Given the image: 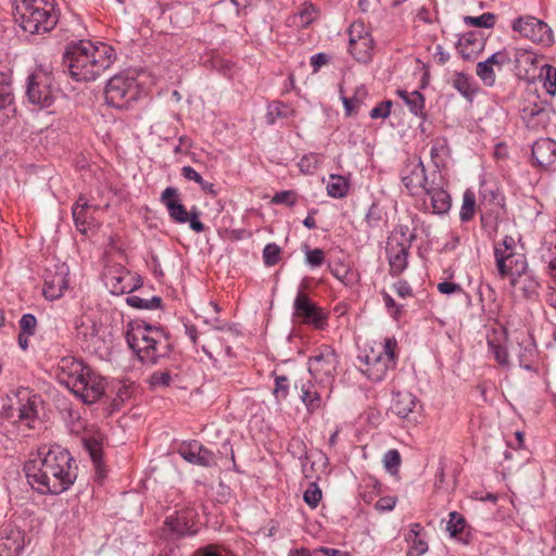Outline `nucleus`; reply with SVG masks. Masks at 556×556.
Listing matches in <instances>:
<instances>
[{"mask_svg":"<svg viewBox=\"0 0 556 556\" xmlns=\"http://www.w3.org/2000/svg\"><path fill=\"white\" fill-rule=\"evenodd\" d=\"M77 465L71 453L61 445H42L37 456L24 465L28 484L41 495H59L77 479Z\"/></svg>","mask_w":556,"mask_h":556,"instance_id":"nucleus-1","label":"nucleus"},{"mask_svg":"<svg viewBox=\"0 0 556 556\" xmlns=\"http://www.w3.org/2000/svg\"><path fill=\"white\" fill-rule=\"evenodd\" d=\"M116 60L112 46L80 39L66 43L62 54V65L70 76L79 83L94 81Z\"/></svg>","mask_w":556,"mask_h":556,"instance_id":"nucleus-2","label":"nucleus"},{"mask_svg":"<svg viewBox=\"0 0 556 556\" xmlns=\"http://www.w3.org/2000/svg\"><path fill=\"white\" fill-rule=\"evenodd\" d=\"M125 339L143 364L155 365L161 357L168 356L173 351L169 332L143 320L128 323Z\"/></svg>","mask_w":556,"mask_h":556,"instance_id":"nucleus-3","label":"nucleus"},{"mask_svg":"<svg viewBox=\"0 0 556 556\" xmlns=\"http://www.w3.org/2000/svg\"><path fill=\"white\" fill-rule=\"evenodd\" d=\"M14 17L24 31L45 34L58 24L60 10L55 0H16Z\"/></svg>","mask_w":556,"mask_h":556,"instance_id":"nucleus-4","label":"nucleus"},{"mask_svg":"<svg viewBox=\"0 0 556 556\" xmlns=\"http://www.w3.org/2000/svg\"><path fill=\"white\" fill-rule=\"evenodd\" d=\"M396 345L397 343L394 338H386L379 350H375L374 348L369 351L364 350V352L357 356L359 370L374 382L384 380L388 371L394 369L396 365Z\"/></svg>","mask_w":556,"mask_h":556,"instance_id":"nucleus-5","label":"nucleus"},{"mask_svg":"<svg viewBox=\"0 0 556 556\" xmlns=\"http://www.w3.org/2000/svg\"><path fill=\"white\" fill-rule=\"evenodd\" d=\"M58 92L54 74L48 66L39 65L27 76L25 94L30 104L48 109L54 103Z\"/></svg>","mask_w":556,"mask_h":556,"instance_id":"nucleus-6","label":"nucleus"},{"mask_svg":"<svg viewBox=\"0 0 556 556\" xmlns=\"http://www.w3.org/2000/svg\"><path fill=\"white\" fill-rule=\"evenodd\" d=\"M139 94L137 79L126 73L111 77L104 89L105 103L117 110H128L139 99Z\"/></svg>","mask_w":556,"mask_h":556,"instance_id":"nucleus-7","label":"nucleus"},{"mask_svg":"<svg viewBox=\"0 0 556 556\" xmlns=\"http://www.w3.org/2000/svg\"><path fill=\"white\" fill-rule=\"evenodd\" d=\"M338 355L330 345H321L308 357V371L314 380L325 387L330 386L337 375Z\"/></svg>","mask_w":556,"mask_h":556,"instance_id":"nucleus-8","label":"nucleus"},{"mask_svg":"<svg viewBox=\"0 0 556 556\" xmlns=\"http://www.w3.org/2000/svg\"><path fill=\"white\" fill-rule=\"evenodd\" d=\"M197 516L195 509L190 507L167 516L162 527L163 535L174 541L197 534Z\"/></svg>","mask_w":556,"mask_h":556,"instance_id":"nucleus-9","label":"nucleus"},{"mask_svg":"<svg viewBox=\"0 0 556 556\" xmlns=\"http://www.w3.org/2000/svg\"><path fill=\"white\" fill-rule=\"evenodd\" d=\"M511 28L523 38L544 48H549L554 45L553 29L545 22L532 15L517 17L514 20Z\"/></svg>","mask_w":556,"mask_h":556,"instance_id":"nucleus-10","label":"nucleus"},{"mask_svg":"<svg viewBox=\"0 0 556 556\" xmlns=\"http://www.w3.org/2000/svg\"><path fill=\"white\" fill-rule=\"evenodd\" d=\"M495 264L501 278L509 277L510 286L517 287L520 278L527 275L529 265L525 254L516 252L506 253L502 247H494Z\"/></svg>","mask_w":556,"mask_h":556,"instance_id":"nucleus-11","label":"nucleus"},{"mask_svg":"<svg viewBox=\"0 0 556 556\" xmlns=\"http://www.w3.org/2000/svg\"><path fill=\"white\" fill-rule=\"evenodd\" d=\"M307 286L302 283L298 291L293 302V315L303 324L311 325L316 329H324L327 325L328 314L304 292Z\"/></svg>","mask_w":556,"mask_h":556,"instance_id":"nucleus-12","label":"nucleus"},{"mask_svg":"<svg viewBox=\"0 0 556 556\" xmlns=\"http://www.w3.org/2000/svg\"><path fill=\"white\" fill-rule=\"evenodd\" d=\"M401 180L410 195H417L424 191L432 178V172L427 174L426 167L421 157H408L400 173Z\"/></svg>","mask_w":556,"mask_h":556,"instance_id":"nucleus-13","label":"nucleus"},{"mask_svg":"<svg viewBox=\"0 0 556 556\" xmlns=\"http://www.w3.org/2000/svg\"><path fill=\"white\" fill-rule=\"evenodd\" d=\"M510 61V55L505 49L496 51L486 60L477 63L476 74L485 87H493L496 81V72H501Z\"/></svg>","mask_w":556,"mask_h":556,"instance_id":"nucleus-14","label":"nucleus"},{"mask_svg":"<svg viewBox=\"0 0 556 556\" xmlns=\"http://www.w3.org/2000/svg\"><path fill=\"white\" fill-rule=\"evenodd\" d=\"M444 179L440 170H432L430 185L424 190L425 194L430 198L432 212L434 214H445L450 211L452 199L443 186Z\"/></svg>","mask_w":556,"mask_h":556,"instance_id":"nucleus-15","label":"nucleus"},{"mask_svg":"<svg viewBox=\"0 0 556 556\" xmlns=\"http://www.w3.org/2000/svg\"><path fill=\"white\" fill-rule=\"evenodd\" d=\"M106 285L111 288L113 294H130L143 286V279L140 275L127 270L124 266H118L108 277Z\"/></svg>","mask_w":556,"mask_h":556,"instance_id":"nucleus-16","label":"nucleus"},{"mask_svg":"<svg viewBox=\"0 0 556 556\" xmlns=\"http://www.w3.org/2000/svg\"><path fill=\"white\" fill-rule=\"evenodd\" d=\"M178 454L192 465L202 467L216 465L215 454L197 440L182 442L178 447Z\"/></svg>","mask_w":556,"mask_h":556,"instance_id":"nucleus-17","label":"nucleus"},{"mask_svg":"<svg viewBox=\"0 0 556 556\" xmlns=\"http://www.w3.org/2000/svg\"><path fill=\"white\" fill-rule=\"evenodd\" d=\"M80 387H75L72 392L85 404H93L104 394V378L92 368L89 374H86V379L81 381Z\"/></svg>","mask_w":556,"mask_h":556,"instance_id":"nucleus-18","label":"nucleus"},{"mask_svg":"<svg viewBox=\"0 0 556 556\" xmlns=\"http://www.w3.org/2000/svg\"><path fill=\"white\" fill-rule=\"evenodd\" d=\"M386 254L389 262V274L399 277L408 266L409 250L400 243L396 236H390L387 241Z\"/></svg>","mask_w":556,"mask_h":556,"instance_id":"nucleus-19","label":"nucleus"},{"mask_svg":"<svg viewBox=\"0 0 556 556\" xmlns=\"http://www.w3.org/2000/svg\"><path fill=\"white\" fill-rule=\"evenodd\" d=\"M356 27L352 25L350 29L349 51L357 62L366 64L372 59L375 41L369 33L362 35L358 31L355 36Z\"/></svg>","mask_w":556,"mask_h":556,"instance_id":"nucleus-20","label":"nucleus"},{"mask_svg":"<svg viewBox=\"0 0 556 556\" xmlns=\"http://www.w3.org/2000/svg\"><path fill=\"white\" fill-rule=\"evenodd\" d=\"M68 287L67 270L65 265H61L54 271L47 269L43 276L42 293L47 300H56L61 298Z\"/></svg>","mask_w":556,"mask_h":556,"instance_id":"nucleus-21","label":"nucleus"},{"mask_svg":"<svg viewBox=\"0 0 556 556\" xmlns=\"http://www.w3.org/2000/svg\"><path fill=\"white\" fill-rule=\"evenodd\" d=\"M533 164L543 169H556V141L541 138L532 144Z\"/></svg>","mask_w":556,"mask_h":556,"instance_id":"nucleus-22","label":"nucleus"},{"mask_svg":"<svg viewBox=\"0 0 556 556\" xmlns=\"http://www.w3.org/2000/svg\"><path fill=\"white\" fill-rule=\"evenodd\" d=\"M485 43L482 33L471 30L458 37L455 47L465 61H473L483 52Z\"/></svg>","mask_w":556,"mask_h":556,"instance_id":"nucleus-23","label":"nucleus"},{"mask_svg":"<svg viewBox=\"0 0 556 556\" xmlns=\"http://www.w3.org/2000/svg\"><path fill=\"white\" fill-rule=\"evenodd\" d=\"M520 117L525 126L530 130H541L549 124L548 112L539 103L523 101L520 106Z\"/></svg>","mask_w":556,"mask_h":556,"instance_id":"nucleus-24","label":"nucleus"},{"mask_svg":"<svg viewBox=\"0 0 556 556\" xmlns=\"http://www.w3.org/2000/svg\"><path fill=\"white\" fill-rule=\"evenodd\" d=\"M160 202L166 207L170 219L176 224L187 223V207L181 203L180 194L177 188H165L160 197Z\"/></svg>","mask_w":556,"mask_h":556,"instance_id":"nucleus-25","label":"nucleus"},{"mask_svg":"<svg viewBox=\"0 0 556 556\" xmlns=\"http://www.w3.org/2000/svg\"><path fill=\"white\" fill-rule=\"evenodd\" d=\"M16 116V104L11 84L0 74V126L7 125Z\"/></svg>","mask_w":556,"mask_h":556,"instance_id":"nucleus-26","label":"nucleus"},{"mask_svg":"<svg viewBox=\"0 0 556 556\" xmlns=\"http://www.w3.org/2000/svg\"><path fill=\"white\" fill-rule=\"evenodd\" d=\"M325 384H315L311 380L303 382L301 386V401L305 405L309 414L315 413L323 405L321 389H326Z\"/></svg>","mask_w":556,"mask_h":556,"instance_id":"nucleus-27","label":"nucleus"},{"mask_svg":"<svg viewBox=\"0 0 556 556\" xmlns=\"http://www.w3.org/2000/svg\"><path fill=\"white\" fill-rule=\"evenodd\" d=\"M85 450L88 452L96 473L99 478L104 477L102 438L100 435H88L83 439Z\"/></svg>","mask_w":556,"mask_h":556,"instance_id":"nucleus-28","label":"nucleus"},{"mask_svg":"<svg viewBox=\"0 0 556 556\" xmlns=\"http://www.w3.org/2000/svg\"><path fill=\"white\" fill-rule=\"evenodd\" d=\"M0 538V556H18L24 548V538L17 529H5Z\"/></svg>","mask_w":556,"mask_h":556,"instance_id":"nucleus-29","label":"nucleus"},{"mask_svg":"<svg viewBox=\"0 0 556 556\" xmlns=\"http://www.w3.org/2000/svg\"><path fill=\"white\" fill-rule=\"evenodd\" d=\"M504 197L494 182L481 181L478 207H504Z\"/></svg>","mask_w":556,"mask_h":556,"instance_id":"nucleus-30","label":"nucleus"},{"mask_svg":"<svg viewBox=\"0 0 556 556\" xmlns=\"http://www.w3.org/2000/svg\"><path fill=\"white\" fill-rule=\"evenodd\" d=\"M448 517L446 530L450 532V535L464 544H469L471 533L465 517L457 511H451Z\"/></svg>","mask_w":556,"mask_h":556,"instance_id":"nucleus-31","label":"nucleus"},{"mask_svg":"<svg viewBox=\"0 0 556 556\" xmlns=\"http://www.w3.org/2000/svg\"><path fill=\"white\" fill-rule=\"evenodd\" d=\"M418 399L408 391L393 393L390 409L400 418H406L416 407Z\"/></svg>","mask_w":556,"mask_h":556,"instance_id":"nucleus-32","label":"nucleus"},{"mask_svg":"<svg viewBox=\"0 0 556 556\" xmlns=\"http://www.w3.org/2000/svg\"><path fill=\"white\" fill-rule=\"evenodd\" d=\"M90 205L86 198L80 194L72 207V216L76 229L81 233H87L88 227L91 225L93 217L89 213Z\"/></svg>","mask_w":556,"mask_h":556,"instance_id":"nucleus-33","label":"nucleus"},{"mask_svg":"<svg viewBox=\"0 0 556 556\" xmlns=\"http://www.w3.org/2000/svg\"><path fill=\"white\" fill-rule=\"evenodd\" d=\"M350 179L342 175L331 174L327 184V193L333 199L345 198L350 191Z\"/></svg>","mask_w":556,"mask_h":556,"instance_id":"nucleus-34","label":"nucleus"},{"mask_svg":"<svg viewBox=\"0 0 556 556\" xmlns=\"http://www.w3.org/2000/svg\"><path fill=\"white\" fill-rule=\"evenodd\" d=\"M83 363L84 361L81 358H77L71 355L61 357L56 366L58 381L63 384L64 378H70L73 376L74 370H81L80 365Z\"/></svg>","mask_w":556,"mask_h":556,"instance_id":"nucleus-35","label":"nucleus"},{"mask_svg":"<svg viewBox=\"0 0 556 556\" xmlns=\"http://www.w3.org/2000/svg\"><path fill=\"white\" fill-rule=\"evenodd\" d=\"M83 363L84 361L81 358H77L71 355L61 357L56 366L58 381L63 384L64 378H70L73 376L74 370H81L80 365Z\"/></svg>","mask_w":556,"mask_h":556,"instance_id":"nucleus-36","label":"nucleus"},{"mask_svg":"<svg viewBox=\"0 0 556 556\" xmlns=\"http://www.w3.org/2000/svg\"><path fill=\"white\" fill-rule=\"evenodd\" d=\"M480 212L481 226L488 232H496L498 229L501 210L504 207H478Z\"/></svg>","mask_w":556,"mask_h":556,"instance_id":"nucleus-37","label":"nucleus"},{"mask_svg":"<svg viewBox=\"0 0 556 556\" xmlns=\"http://www.w3.org/2000/svg\"><path fill=\"white\" fill-rule=\"evenodd\" d=\"M181 176L189 181L197 182L205 194H208L212 198L217 197L218 191L215 188V185L213 182L204 180L201 174L198 173L193 167L189 165L184 166L181 168Z\"/></svg>","mask_w":556,"mask_h":556,"instance_id":"nucleus-38","label":"nucleus"},{"mask_svg":"<svg viewBox=\"0 0 556 556\" xmlns=\"http://www.w3.org/2000/svg\"><path fill=\"white\" fill-rule=\"evenodd\" d=\"M452 86L468 101H472L477 93V88L473 87L471 78L463 72H455Z\"/></svg>","mask_w":556,"mask_h":556,"instance_id":"nucleus-39","label":"nucleus"},{"mask_svg":"<svg viewBox=\"0 0 556 556\" xmlns=\"http://www.w3.org/2000/svg\"><path fill=\"white\" fill-rule=\"evenodd\" d=\"M294 110L281 101H274L267 106L266 122L274 125L277 118H288L293 116Z\"/></svg>","mask_w":556,"mask_h":556,"instance_id":"nucleus-40","label":"nucleus"},{"mask_svg":"<svg viewBox=\"0 0 556 556\" xmlns=\"http://www.w3.org/2000/svg\"><path fill=\"white\" fill-rule=\"evenodd\" d=\"M477 211V199L473 191L467 189L463 194V204L459 211V218L463 223L470 222Z\"/></svg>","mask_w":556,"mask_h":556,"instance_id":"nucleus-41","label":"nucleus"},{"mask_svg":"<svg viewBox=\"0 0 556 556\" xmlns=\"http://www.w3.org/2000/svg\"><path fill=\"white\" fill-rule=\"evenodd\" d=\"M364 222L370 229L380 228L381 224L387 222L383 207L378 202H372L365 214Z\"/></svg>","mask_w":556,"mask_h":556,"instance_id":"nucleus-42","label":"nucleus"},{"mask_svg":"<svg viewBox=\"0 0 556 556\" xmlns=\"http://www.w3.org/2000/svg\"><path fill=\"white\" fill-rule=\"evenodd\" d=\"M162 299L156 295L151 299H143L139 295H128L126 298L127 305L138 309H156L162 307Z\"/></svg>","mask_w":556,"mask_h":556,"instance_id":"nucleus-43","label":"nucleus"},{"mask_svg":"<svg viewBox=\"0 0 556 556\" xmlns=\"http://www.w3.org/2000/svg\"><path fill=\"white\" fill-rule=\"evenodd\" d=\"M175 377L177 375H173L169 369L156 370L150 375L148 382L151 390H157L169 387Z\"/></svg>","mask_w":556,"mask_h":556,"instance_id":"nucleus-44","label":"nucleus"},{"mask_svg":"<svg viewBox=\"0 0 556 556\" xmlns=\"http://www.w3.org/2000/svg\"><path fill=\"white\" fill-rule=\"evenodd\" d=\"M540 78L543 80V88L546 93L552 97L556 96V67L551 64L543 65Z\"/></svg>","mask_w":556,"mask_h":556,"instance_id":"nucleus-45","label":"nucleus"},{"mask_svg":"<svg viewBox=\"0 0 556 556\" xmlns=\"http://www.w3.org/2000/svg\"><path fill=\"white\" fill-rule=\"evenodd\" d=\"M523 279L522 277L520 278V290L526 299H533L538 295V290L541 286L540 281L535 275L529 273V270L527 271V275H523Z\"/></svg>","mask_w":556,"mask_h":556,"instance_id":"nucleus-46","label":"nucleus"},{"mask_svg":"<svg viewBox=\"0 0 556 556\" xmlns=\"http://www.w3.org/2000/svg\"><path fill=\"white\" fill-rule=\"evenodd\" d=\"M408 102L409 103L407 104V108L409 112L415 116H418L424 121H427L428 114L425 111V96L420 91L414 90L412 91V99Z\"/></svg>","mask_w":556,"mask_h":556,"instance_id":"nucleus-47","label":"nucleus"},{"mask_svg":"<svg viewBox=\"0 0 556 556\" xmlns=\"http://www.w3.org/2000/svg\"><path fill=\"white\" fill-rule=\"evenodd\" d=\"M40 396L37 394L28 395L27 401L18 407V418L21 420H33L37 416V404Z\"/></svg>","mask_w":556,"mask_h":556,"instance_id":"nucleus-48","label":"nucleus"},{"mask_svg":"<svg viewBox=\"0 0 556 556\" xmlns=\"http://www.w3.org/2000/svg\"><path fill=\"white\" fill-rule=\"evenodd\" d=\"M496 15L490 12L483 13L480 16H465L464 23L470 27L477 28H492L495 25Z\"/></svg>","mask_w":556,"mask_h":556,"instance_id":"nucleus-49","label":"nucleus"},{"mask_svg":"<svg viewBox=\"0 0 556 556\" xmlns=\"http://www.w3.org/2000/svg\"><path fill=\"white\" fill-rule=\"evenodd\" d=\"M302 251L305 263L312 268L320 267L326 262L325 252L319 248L311 249L308 244H303Z\"/></svg>","mask_w":556,"mask_h":556,"instance_id":"nucleus-50","label":"nucleus"},{"mask_svg":"<svg viewBox=\"0 0 556 556\" xmlns=\"http://www.w3.org/2000/svg\"><path fill=\"white\" fill-rule=\"evenodd\" d=\"M448 151L447 139L444 137L435 138L431 141L430 156L435 166L434 170H440L439 159Z\"/></svg>","mask_w":556,"mask_h":556,"instance_id":"nucleus-51","label":"nucleus"},{"mask_svg":"<svg viewBox=\"0 0 556 556\" xmlns=\"http://www.w3.org/2000/svg\"><path fill=\"white\" fill-rule=\"evenodd\" d=\"M317 15L318 10L312 2L303 3L296 14L302 27H306L312 24L317 18Z\"/></svg>","mask_w":556,"mask_h":556,"instance_id":"nucleus-52","label":"nucleus"},{"mask_svg":"<svg viewBox=\"0 0 556 556\" xmlns=\"http://www.w3.org/2000/svg\"><path fill=\"white\" fill-rule=\"evenodd\" d=\"M75 328L77 336L84 338L85 341L96 338L99 333L98 325L94 321H90V324L87 325L83 318L76 319Z\"/></svg>","mask_w":556,"mask_h":556,"instance_id":"nucleus-53","label":"nucleus"},{"mask_svg":"<svg viewBox=\"0 0 556 556\" xmlns=\"http://www.w3.org/2000/svg\"><path fill=\"white\" fill-rule=\"evenodd\" d=\"M81 370H74L73 376L70 378H64V383L67 389L71 391L76 388H81L80 383L86 379V374H89L92 370V367L86 364L85 362L80 365Z\"/></svg>","mask_w":556,"mask_h":556,"instance_id":"nucleus-54","label":"nucleus"},{"mask_svg":"<svg viewBox=\"0 0 556 556\" xmlns=\"http://www.w3.org/2000/svg\"><path fill=\"white\" fill-rule=\"evenodd\" d=\"M401 462V454L395 448L389 450L388 452H386L383 456L384 467L391 475H395L399 472Z\"/></svg>","mask_w":556,"mask_h":556,"instance_id":"nucleus-55","label":"nucleus"},{"mask_svg":"<svg viewBox=\"0 0 556 556\" xmlns=\"http://www.w3.org/2000/svg\"><path fill=\"white\" fill-rule=\"evenodd\" d=\"M281 249L276 243H268L263 250V261L268 267L275 266L280 261Z\"/></svg>","mask_w":556,"mask_h":556,"instance_id":"nucleus-56","label":"nucleus"},{"mask_svg":"<svg viewBox=\"0 0 556 556\" xmlns=\"http://www.w3.org/2000/svg\"><path fill=\"white\" fill-rule=\"evenodd\" d=\"M380 293L388 313L394 320H399L404 312V305L397 304L386 290H382Z\"/></svg>","mask_w":556,"mask_h":556,"instance_id":"nucleus-57","label":"nucleus"},{"mask_svg":"<svg viewBox=\"0 0 556 556\" xmlns=\"http://www.w3.org/2000/svg\"><path fill=\"white\" fill-rule=\"evenodd\" d=\"M289 379L287 376L280 375L275 377L274 396L278 402L283 401L289 395Z\"/></svg>","mask_w":556,"mask_h":556,"instance_id":"nucleus-58","label":"nucleus"},{"mask_svg":"<svg viewBox=\"0 0 556 556\" xmlns=\"http://www.w3.org/2000/svg\"><path fill=\"white\" fill-rule=\"evenodd\" d=\"M187 223L189 224V227L191 230H193L197 233L204 232L206 227L205 225L200 220L201 211L193 205L188 212H187Z\"/></svg>","mask_w":556,"mask_h":556,"instance_id":"nucleus-59","label":"nucleus"},{"mask_svg":"<svg viewBox=\"0 0 556 556\" xmlns=\"http://www.w3.org/2000/svg\"><path fill=\"white\" fill-rule=\"evenodd\" d=\"M298 201V194L293 190H283L276 192L275 195L271 198L273 204H285L289 207H293L296 204Z\"/></svg>","mask_w":556,"mask_h":556,"instance_id":"nucleus-60","label":"nucleus"},{"mask_svg":"<svg viewBox=\"0 0 556 556\" xmlns=\"http://www.w3.org/2000/svg\"><path fill=\"white\" fill-rule=\"evenodd\" d=\"M321 490L316 483H311L308 489L303 494L304 502L311 507L316 508L321 501Z\"/></svg>","mask_w":556,"mask_h":556,"instance_id":"nucleus-61","label":"nucleus"},{"mask_svg":"<svg viewBox=\"0 0 556 556\" xmlns=\"http://www.w3.org/2000/svg\"><path fill=\"white\" fill-rule=\"evenodd\" d=\"M488 345L490 352L500 365L505 366L508 364V352L505 346L494 340H488Z\"/></svg>","mask_w":556,"mask_h":556,"instance_id":"nucleus-62","label":"nucleus"},{"mask_svg":"<svg viewBox=\"0 0 556 556\" xmlns=\"http://www.w3.org/2000/svg\"><path fill=\"white\" fill-rule=\"evenodd\" d=\"M18 326L20 332L23 334L34 336L37 329V318L30 313L24 314L18 321Z\"/></svg>","mask_w":556,"mask_h":556,"instance_id":"nucleus-63","label":"nucleus"},{"mask_svg":"<svg viewBox=\"0 0 556 556\" xmlns=\"http://www.w3.org/2000/svg\"><path fill=\"white\" fill-rule=\"evenodd\" d=\"M392 105H393V102L391 100L381 101L375 108L371 109V111L369 112V116L372 119H378V118L384 119L390 116Z\"/></svg>","mask_w":556,"mask_h":556,"instance_id":"nucleus-64","label":"nucleus"}]
</instances>
